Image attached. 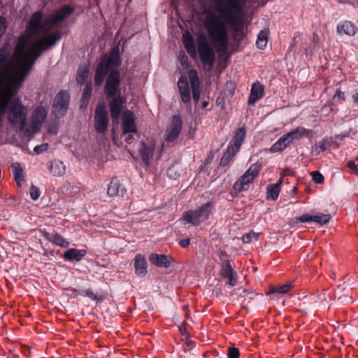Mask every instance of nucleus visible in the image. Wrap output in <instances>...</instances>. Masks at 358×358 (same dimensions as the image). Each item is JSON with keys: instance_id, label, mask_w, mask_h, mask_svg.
Returning a JSON list of instances; mask_svg holds the SVG:
<instances>
[{"instance_id": "412c9836", "label": "nucleus", "mask_w": 358, "mask_h": 358, "mask_svg": "<svg viewBox=\"0 0 358 358\" xmlns=\"http://www.w3.org/2000/svg\"><path fill=\"white\" fill-rule=\"evenodd\" d=\"M334 146V139L332 137H327L322 141L315 143L312 148V154L318 155L328 148Z\"/></svg>"}, {"instance_id": "4d7b16f0", "label": "nucleus", "mask_w": 358, "mask_h": 358, "mask_svg": "<svg viewBox=\"0 0 358 358\" xmlns=\"http://www.w3.org/2000/svg\"><path fill=\"white\" fill-rule=\"evenodd\" d=\"M73 293H74V294H75L76 296V295H78V294H80V293H81V292H78V290H76V289H73Z\"/></svg>"}, {"instance_id": "13d9d810", "label": "nucleus", "mask_w": 358, "mask_h": 358, "mask_svg": "<svg viewBox=\"0 0 358 358\" xmlns=\"http://www.w3.org/2000/svg\"><path fill=\"white\" fill-rule=\"evenodd\" d=\"M172 171H173V168H169V169H168L167 173H168V174H169V176H171Z\"/></svg>"}, {"instance_id": "ddd939ff", "label": "nucleus", "mask_w": 358, "mask_h": 358, "mask_svg": "<svg viewBox=\"0 0 358 358\" xmlns=\"http://www.w3.org/2000/svg\"><path fill=\"white\" fill-rule=\"evenodd\" d=\"M264 95V86L259 81L255 82L251 87L248 99V103L253 106L256 102L262 99Z\"/></svg>"}, {"instance_id": "423d86ee", "label": "nucleus", "mask_w": 358, "mask_h": 358, "mask_svg": "<svg viewBox=\"0 0 358 358\" xmlns=\"http://www.w3.org/2000/svg\"><path fill=\"white\" fill-rule=\"evenodd\" d=\"M74 8L70 5L62 6L43 21V29L45 30H55L58 27L59 24L72 14Z\"/></svg>"}, {"instance_id": "bf43d9fd", "label": "nucleus", "mask_w": 358, "mask_h": 358, "mask_svg": "<svg viewBox=\"0 0 358 358\" xmlns=\"http://www.w3.org/2000/svg\"><path fill=\"white\" fill-rule=\"evenodd\" d=\"M208 103L207 101L203 102V107L206 108L208 106Z\"/></svg>"}, {"instance_id": "393cba45", "label": "nucleus", "mask_w": 358, "mask_h": 358, "mask_svg": "<svg viewBox=\"0 0 358 358\" xmlns=\"http://www.w3.org/2000/svg\"><path fill=\"white\" fill-rule=\"evenodd\" d=\"M337 31L340 34L353 36L355 34L357 29L351 22L346 21L338 26Z\"/></svg>"}, {"instance_id": "7c9ffc66", "label": "nucleus", "mask_w": 358, "mask_h": 358, "mask_svg": "<svg viewBox=\"0 0 358 358\" xmlns=\"http://www.w3.org/2000/svg\"><path fill=\"white\" fill-rule=\"evenodd\" d=\"M330 220L331 215L329 214L318 213L317 215H313L312 222H315L322 225L328 223Z\"/></svg>"}, {"instance_id": "f257e3e1", "label": "nucleus", "mask_w": 358, "mask_h": 358, "mask_svg": "<svg viewBox=\"0 0 358 358\" xmlns=\"http://www.w3.org/2000/svg\"><path fill=\"white\" fill-rule=\"evenodd\" d=\"M31 68L11 64L8 61L7 47L0 49V127L6 114L8 121L24 134L27 108L19 99H12Z\"/></svg>"}, {"instance_id": "4468645a", "label": "nucleus", "mask_w": 358, "mask_h": 358, "mask_svg": "<svg viewBox=\"0 0 358 358\" xmlns=\"http://www.w3.org/2000/svg\"><path fill=\"white\" fill-rule=\"evenodd\" d=\"M285 135L288 142L291 143L294 141L300 140L305 136L308 138L311 137L313 136V131L301 127H298Z\"/></svg>"}, {"instance_id": "de8ad7c7", "label": "nucleus", "mask_w": 358, "mask_h": 358, "mask_svg": "<svg viewBox=\"0 0 358 358\" xmlns=\"http://www.w3.org/2000/svg\"><path fill=\"white\" fill-rule=\"evenodd\" d=\"M334 98H338V99H340L341 101H344L345 100V94L344 92H341V90H336V92L334 95Z\"/></svg>"}, {"instance_id": "e2e57ef3", "label": "nucleus", "mask_w": 358, "mask_h": 358, "mask_svg": "<svg viewBox=\"0 0 358 358\" xmlns=\"http://www.w3.org/2000/svg\"><path fill=\"white\" fill-rule=\"evenodd\" d=\"M357 211H358V207H357Z\"/></svg>"}, {"instance_id": "72a5a7b5", "label": "nucleus", "mask_w": 358, "mask_h": 358, "mask_svg": "<svg viewBox=\"0 0 358 358\" xmlns=\"http://www.w3.org/2000/svg\"><path fill=\"white\" fill-rule=\"evenodd\" d=\"M259 234H259V233H255V232L251 231L247 234H245L242 236V241L244 243H250L252 241H257L259 238Z\"/></svg>"}, {"instance_id": "864d4df0", "label": "nucleus", "mask_w": 358, "mask_h": 358, "mask_svg": "<svg viewBox=\"0 0 358 358\" xmlns=\"http://www.w3.org/2000/svg\"><path fill=\"white\" fill-rule=\"evenodd\" d=\"M283 177H284V176H282V175H281V176H280V180H278V182L276 184H274L273 185H275V186H278V188H280V187L281 184L282 183V178H283Z\"/></svg>"}, {"instance_id": "b1692460", "label": "nucleus", "mask_w": 358, "mask_h": 358, "mask_svg": "<svg viewBox=\"0 0 358 358\" xmlns=\"http://www.w3.org/2000/svg\"><path fill=\"white\" fill-rule=\"evenodd\" d=\"M45 237L51 243L62 248H68L69 243L66 241L61 235L56 232L45 233Z\"/></svg>"}, {"instance_id": "7ed1b4c3", "label": "nucleus", "mask_w": 358, "mask_h": 358, "mask_svg": "<svg viewBox=\"0 0 358 358\" xmlns=\"http://www.w3.org/2000/svg\"><path fill=\"white\" fill-rule=\"evenodd\" d=\"M120 64L119 50L117 48H113L108 57L101 59L96 69L94 83L98 86L101 85L108 73L105 93L109 97L115 96L120 86V73L117 70Z\"/></svg>"}, {"instance_id": "f704fd0d", "label": "nucleus", "mask_w": 358, "mask_h": 358, "mask_svg": "<svg viewBox=\"0 0 358 358\" xmlns=\"http://www.w3.org/2000/svg\"><path fill=\"white\" fill-rule=\"evenodd\" d=\"M140 150L141 157H150L152 155L153 145H147L145 143H141Z\"/></svg>"}, {"instance_id": "9d476101", "label": "nucleus", "mask_w": 358, "mask_h": 358, "mask_svg": "<svg viewBox=\"0 0 358 358\" xmlns=\"http://www.w3.org/2000/svg\"><path fill=\"white\" fill-rule=\"evenodd\" d=\"M245 129L239 128L231 139L224 157H234L240 150V148L245 138Z\"/></svg>"}, {"instance_id": "4be33fe9", "label": "nucleus", "mask_w": 358, "mask_h": 358, "mask_svg": "<svg viewBox=\"0 0 358 358\" xmlns=\"http://www.w3.org/2000/svg\"><path fill=\"white\" fill-rule=\"evenodd\" d=\"M149 259L152 264L159 267L168 268L171 264V258L165 255L152 253Z\"/></svg>"}, {"instance_id": "f03ea898", "label": "nucleus", "mask_w": 358, "mask_h": 358, "mask_svg": "<svg viewBox=\"0 0 358 358\" xmlns=\"http://www.w3.org/2000/svg\"><path fill=\"white\" fill-rule=\"evenodd\" d=\"M42 19L41 11H36L31 15L25 33L17 39L13 56L10 55L8 43L1 48L7 47L8 58L11 64L32 68L42 52L61 39V33L57 31L38 37L40 32L45 34L50 31L43 29Z\"/></svg>"}, {"instance_id": "37998d69", "label": "nucleus", "mask_w": 358, "mask_h": 358, "mask_svg": "<svg viewBox=\"0 0 358 358\" xmlns=\"http://www.w3.org/2000/svg\"><path fill=\"white\" fill-rule=\"evenodd\" d=\"M239 357V350L236 348H230L228 350V357L229 358H238Z\"/></svg>"}, {"instance_id": "bb28decb", "label": "nucleus", "mask_w": 358, "mask_h": 358, "mask_svg": "<svg viewBox=\"0 0 358 358\" xmlns=\"http://www.w3.org/2000/svg\"><path fill=\"white\" fill-rule=\"evenodd\" d=\"M269 35V31L267 29H263L260 31L257 36V39L256 41V45L258 48L261 50H264L268 43V38Z\"/></svg>"}, {"instance_id": "603ef678", "label": "nucleus", "mask_w": 358, "mask_h": 358, "mask_svg": "<svg viewBox=\"0 0 358 358\" xmlns=\"http://www.w3.org/2000/svg\"><path fill=\"white\" fill-rule=\"evenodd\" d=\"M230 158H221L220 164L222 166H227L229 163Z\"/></svg>"}, {"instance_id": "2eb2a0df", "label": "nucleus", "mask_w": 358, "mask_h": 358, "mask_svg": "<svg viewBox=\"0 0 358 358\" xmlns=\"http://www.w3.org/2000/svg\"><path fill=\"white\" fill-rule=\"evenodd\" d=\"M48 169L50 173L55 177H61L66 172V165L58 158L50 160L48 164Z\"/></svg>"}, {"instance_id": "dca6fc26", "label": "nucleus", "mask_w": 358, "mask_h": 358, "mask_svg": "<svg viewBox=\"0 0 358 358\" xmlns=\"http://www.w3.org/2000/svg\"><path fill=\"white\" fill-rule=\"evenodd\" d=\"M178 86L183 103H187L191 99V92L187 77L181 76L178 82Z\"/></svg>"}, {"instance_id": "39448f33", "label": "nucleus", "mask_w": 358, "mask_h": 358, "mask_svg": "<svg viewBox=\"0 0 358 358\" xmlns=\"http://www.w3.org/2000/svg\"><path fill=\"white\" fill-rule=\"evenodd\" d=\"M48 113V108L42 105L37 106L32 111L29 122H26L24 134L31 136L42 127Z\"/></svg>"}, {"instance_id": "5701e85b", "label": "nucleus", "mask_w": 358, "mask_h": 358, "mask_svg": "<svg viewBox=\"0 0 358 358\" xmlns=\"http://www.w3.org/2000/svg\"><path fill=\"white\" fill-rule=\"evenodd\" d=\"M87 254V251L84 249L83 250H77L75 248L69 249L65 251L63 254V257L69 261H80Z\"/></svg>"}, {"instance_id": "6ab92c4d", "label": "nucleus", "mask_w": 358, "mask_h": 358, "mask_svg": "<svg viewBox=\"0 0 358 358\" xmlns=\"http://www.w3.org/2000/svg\"><path fill=\"white\" fill-rule=\"evenodd\" d=\"M220 274L223 278L229 279L228 283L231 287H234L236 285V274L234 273L229 260H227L222 265Z\"/></svg>"}, {"instance_id": "6e6d98bb", "label": "nucleus", "mask_w": 358, "mask_h": 358, "mask_svg": "<svg viewBox=\"0 0 358 358\" xmlns=\"http://www.w3.org/2000/svg\"><path fill=\"white\" fill-rule=\"evenodd\" d=\"M48 130H49V132L51 133V134H56L57 133L56 129H52V128L49 127Z\"/></svg>"}, {"instance_id": "a18cd8bd", "label": "nucleus", "mask_w": 358, "mask_h": 358, "mask_svg": "<svg viewBox=\"0 0 358 358\" xmlns=\"http://www.w3.org/2000/svg\"><path fill=\"white\" fill-rule=\"evenodd\" d=\"M313 219V215L309 214H304L300 216L297 218V220H299L301 222H312Z\"/></svg>"}, {"instance_id": "58836bf2", "label": "nucleus", "mask_w": 358, "mask_h": 358, "mask_svg": "<svg viewBox=\"0 0 358 358\" xmlns=\"http://www.w3.org/2000/svg\"><path fill=\"white\" fill-rule=\"evenodd\" d=\"M7 29V20L4 17L0 16V38L4 34Z\"/></svg>"}, {"instance_id": "473e14b6", "label": "nucleus", "mask_w": 358, "mask_h": 358, "mask_svg": "<svg viewBox=\"0 0 358 358\" xmlns=\"http://www.w3.org/2000/svg\"><path fill=\"white\" fill-rule=\"evenodd\" d=\"M280 192V188L278 186L273 185H269L267 188V199L272 200H276L278 197Z\"/></svg>"}, {"instance_id": "0eeeda50", "label": "nucleus", "mask_w": 358, "mask_h": 358, "mask_svg": "<svg viewBox=\"0 0 358 358\" xmlns=\"http://www.w3.org/2000/svg\"><path fill=\"white\" fill-rule=\"evenodd\" d=\"M262 164L255 163L234 183L233 188L236 194L248 189L250 184L258 175Z\"/></svg>"}, {"instance_id": "c9c22d12", "label": "nucleus", "mask_w": 358, "mask_h": 358, "mask_svg": "<svg viewBox=\"0 0 358 358\" xmlns=\"http://www.w3.org/2000/svg\"><path fill=\"white\" fill-rule=\"evenodd\" d=\"M80 295L87 296L92 299L93 301H101L103 298L101 296H98L92 289H86L81 292Z\"/></svg>"}, {"instance_id": "79ce46f5", "label": "nucleus", "mask_w": 358, "mask_h": 358, "mask_svg": "<svg viewBox=\"0 0 358 358\" xmlns=\"http://www.w3.org/2000/svg\"><path fill=\"white\" fill-rule=\"evenodd\" d=\"M313 180L316 183H322L324 180L323 176L318 171H314L312 173Z\"/></svg>"}, {"instance_id": "4c0bfd02", "label": "nucleus", "mask_w": 358, "mask_h": 358, "mask_svg": "<svg viewBox=\"0 0 358 358\" xmlns=\"http://www.w3.org/2000/svg\"><path fill=\"white\" fill-rule=\"evenodd\" d=\"M92 85L90 83L86 85V86L84 88L83 93V101H87L90 99L91 94H92Z\"/></svg>"}, {"instance_id": "aec40b11", "label": "nucleus", "mask_w": 358, "mask_h": 358, "mask_svg": "<svg viewBox=\"0 0 358 358\" xmlns=\"http://www.w3.org/2000/svg\"><path fill=\"white\" fill-rule=\"evenodd\" d=\"M134 267L136 274L138 276L144 277L147 274V262L143 255L138 254L136 255Z\"/></svg>"}, {"instance_id": "a211bd4d", "label": "nucleus", "mask_w": 358, "mask_h": 358, "mask_svg": "<svg viewBox=\"0 0 358 358\" xmlns=\"http://www.w3.org/2000/svg\"><path fill=\"white\" fill-rule=\"evenodd\" d=\"M124 102L120 97H113L109 102L110 115L113 120H117L121 113Z\"/></svg>"}, {"instance_id": "f8f14e48", "label": "nucleus", "mask_w": 358, "mask_h": 358, "mask_svg": "<svg viewBox=\"0 0 358 358\" xmlns=\"http://www.w3.org/2000/svg\"><path fill=\"white\" fill-rule=\"evenodd\" d=\"M182 129V120L180 116L173 117L171 124L166 132L165 139L167 142H173L179 136Z\"/></svg>"}, {"instance_id": "3c124183", "label": "nucleus", "mask_w": 358, "mask_h": 358, "mask_svg": "<svg viewBox=\"0 0 358 358\" xmlns=\"http://www.w3.org/2000/svg\"><path fill=\"white\" fill-rule=\"evenodd\" d=\"M65 186L68 188V189H71L72 191L75 192H76V190L78 188L76 185H74L73 184L69 182H66V184H65Z\"/></svg>"}, {"instance_id": "2f4dec72", "label": "nucleus", "mask_w": 358, "mask_h": 358, "mask_svg": "<svg viewBox=\"0 0 358 358\" xmlns=\"http://www.w3.org/2000/svg\"><path fill=\"white\" fill-rule=\"evenodd\" d=\"M191 87H200L198 73L195 69H191L188 72Z\"/></svg>"}, {"instance_id": "f3484780", "label": "nucleus", "mask_w": 358, "mask_h": 358, "mask_svg": "<svg viewBox=\"0 0 358 358\" xmlns=\"http://www.w3.org/2000/svg\"><path fill=\"white\" fill-rule=\"evenodd\" d=\"M126 189L117 178H113L108 185L107 194L110 197L123 196Z\"/></svg>"}, {"instance_id": "9b49d317", "label": "nucleus", "mask_w": 358, "mask_h": 358, "mask_svg": "<svg viewBox=\"0 0 358 358\" xmlns=\"http://www.w3.org/2000/svg\"><path fill=\"white\" fill-rule=\"evenodd\" d=\"M69 96L66 92L62 91L57 94L53 103V113L56 117L63 116L67 109Z\"/></svg>"}, {"instance_id": "6e6552de", "label": "nucleus", "mask_w": 358, "mask_h": 358, "mask_svg": "<svg viewBox=\"0 0 358 358\" xmlns=\"http://www.w3.org/2000/svg\"><path fill=\"white\" fill-rule=\"evenodd\" d=\"M94 127L99 133H104L108 125V116L106 107L102 104H99L95 110L94 113Z\"/></svg>"}, {"instance_id": "09e8293b", "label": "nucleus", "mask_w": 358, "mask_h": 358, "mask_svg": "<svg viewBox=\"0 0 358 358\" xmlns=\"http://www.w3.org/2000/svg\"><path fill=\"white\" fill-rule=\"evenodd\" d=\"M189 238L182 239L179 242V244L182 248H187L189 245Z\"/></svg>"}, {"instance_id": "8fccbe9b", "label": "nucleus", "mask_w": 358, "mask_h": 358, "mask_svg": "<svg viewBox=\"0 0 358 358\" xmlns=\"http://www.w3.org/2000/svg\"><path fill=\"white\" fill-rule=\"evenodd\" d=\"M287 174L290 175V176H294V171L290 168H286V169H285L283 173H282V176H285Z\"/></svg>"}, {"instance_id": "c03bdc74", "label": "nucleus", "mask_w": 358, "mask_h": 358, "mask_svg": "<svg viewBox=\"0 0 358 358\" xmlns=\"http://www.w3.org/2000/svg\"><path fill=\"white\" fill-rule=\"evenodd\" d=\"M193 99L198 102L200 98V87H192Z\"/></svg>"}, {"instance_id": "cd10ccee", "label": "nucleus", "mask_w": 358, "mask_h": 358, "mask_svg": "<svg viewBox=\"0 0 358 358\" xmlns=\"http://www.w3.org/2000/svg\"><path fill=\"white\" fill-rule=\"evenodd\" d=\"M89 74L90 68L88 65L79 67L76 78L77 82L80 84H84L87 81Z\"/></svg>"}, {"instance_id": "a19ab883", "label": "nucleus", "mask_w": 358, "mask_h": 358, "mask_svg": "<svg viewBox=\"0 0 358 358\" xmlns=\"http://www.w3.org/2000/svg\"><path fill=\"white\" fill-rule=\"evenodd\" d=\"M48 149V144L43 143V144L35 146L34 150L36 155H40V154L43 153L44 151L47 150Z\"/></svg>"}, {"instance_id": "5fc2aeb1", "label": "nucleus", "mask_w": 358, "mask_h": 358, "mask_svg": "<svg viewBox=\"0 0 358 358\" xmlns=\"http://www.w3.org/2000/svg\"><path fill=\"white\" fill-rule=\"evenodd\" d=\"M352 99L358 104V92H356L352 95Z\"/></svg>"}, {"instance_id": "20e7f679", "label": "nucleus", "mask_w": 358, "mask_h": 358, "mask_svg": "<svg viewBox=\"0 0 358 358\" xmlns=\"http://www.w3.org/2000/svg\"><path fill=\"white\" fill-rule=\"evenodd\" d=\"M213 203L209 201L199 208L189 210L182 214V220L187 223H190L194 226H199L202 222L208 220L210 215L213 213Z\"/></svg>"}, {"instance_id": "a878e982", "label": "nucleus", "mask_w": 358, "mask_h": 358, "mask_svg": "<svg viewBox=\"0 0 358 358\" xmlns=\"http://www.w3.org/2000/svg\"><path fill=\"white\" fill-rule=\"evenodd\" d=\"M11 167L13 169V173L14 176V178L16 181V183L20 187V186H21V183L24 180L23 169L19 163L12 164Z\"/></svg>"}, {"instance_id": "49530a36", "label": "nucleus", "mask_w": 358, "mask_h": 358, "mask_svg": "<svg viewBox=\"0 0 358 358\" xmlns=\"http://www.w3.org/2000/svg\"><path fill=\"white\" fill-rule=\"evenodd\" d=\"M348 166L350 169H356V168L358 167V158H355L353 161L348 162Z\"/></svg>"}, {"instance_id": "e433bc0d", "label": "nucleus", "mask_w": 358, "mask_h": 358, "mask_svg": "<svg viewBox=\"0 0 358 358\" xmlns=\"http://www.w3.org/2000/svg\"><path fill=\"white\" fill-rule=\"evenodd\" d=\"M29 194H30L31 198L34 201H36L39 198V196L41 195V192H40V189L38 187L32 185L29 189Z\"/></svg>"}, {"instance_id": "ea45409f", "label": "nucleus", "mask_w": 358, "mask_h": 358, "mask_svg": "<svg viewBox=\"0 0 358 358\" xmlns=\"http://www.w3.org/2000/svg\"><path fill=\"white\" fill-rule=\"evenodd\" d=\"M136 164L137 166L147 169L150 165L149 158H136Z\"/></svg>"}, {"instance_id": "c85d7f7f", "label": "nucleus", "mask_w": 358, "mask_h": 358, "mask_svg": "<svg viewBox=\"0 0 358 358\" xmlns=\"http://www.w3.org/2000/svg\"><path fill=\"white\" fill-rule=\"evenodd\" d=\"M289 143L288 142L285 135L280 137L271 148L272 152H280L283 150Z\"/></svg>"}, {"instance_id": "680f3d73", "label": "nucleus", "mask_w": 358, "mask_h": 358, "mask_svg": "<svg viewBox=\"0 0 358 358\" xmlns=\"http://www.w3.org/2000/svg\"><path fill=\"white\" fill-rule=\"evenodd\" d=\"M297 190V188L296 187H294V192H296Z\"/></svg>"}, {"instance_id": "052dcab7", "label": "nucleus", "mask_w": 358, "mask_h": 358, "mask_svg": "<svg viewBox=\"0 0 358 358\" xmlns=\"http://www.w3.org/2000/svg\"><path fill=\"white\" fill-rule=\"evenodd\" d=\"M352 171L355 172V173L358 176V169H357V168H356V169H352Z\"/></svg>"}, {"instance_id": "c756f323", "label": "nucleus", "mask_w": 358, "mask_h": 358, "mask_svg": "<svg viewBox=\"0 0 358 358\" xmlns=\"http://www.w3.org/2000/svg\"><path fill=\"white\" fill-rule=\"evenodd\" d=\"M292 287V284H285L282 285L278 287H271L270 290L267 293V294H274V293H279V294H287L290 289Z\"/></svg>"}, {"instance_id": "1a4fd4ad", "label": "nucleus", "mask_w": 358, "mask_h": 358, "mask_svg": "<svg viewBox=\"0 0 358 358\" xmlns=\"http://www.w3.org/2000/svg\"><path fill=\"white\" fill-rule=\"evenodd\" d=\"M122 131L124 134H128V139L126 140L127 143H130L133 134H136L137 131L134 114L128 110L122 115Z\"/></svg>"}]
</instances>
